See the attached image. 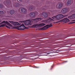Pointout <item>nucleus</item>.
I'll return each mask as SVG.
<instances>
[{"instance_id": "nucleus-1", "label": "nucleus", "mask_w": 75, "mask_h": 75, "mask_svg": "<svg viewBox=\"0 0 75 75\" xmlns=\"http://www.w3.org/2000/svg\"><path fill=\"white\" fill-rule=\"evenodd\" d=\"M63 17H64V16H63L62 15L58 14L56 15V16L52 17V18L54 20H59L62 18Z\"/></svg>"}, {"instance_id": "nucleus-2", "label": "nucleus", "mask_w": 75, "mask_h": 75, "mask_svg": "<svg viewBox=\"0 0 75 75\" xmlns=\"http://www.w3.org/2000/svg\"><path fill=\"white\" fill-rule=\"evenodd\" d=\"M5 25H7L10 27H11L12 26L7 21H4L0 23V28L4 27Z\"/></svg>"}, {"instance_id": "nucleus-3", "label": "nucleus", "mask_w": 75, "mask_h": 75, "mask_svg": "<svg viewBox=\"0 0 75 75\" xmlns=\"http://www.w3.org/2000/svg\"><path fill=\"white\" fill-rule=\"evenodd\" d=\"M22 23H24L25 26L31 25V21L30 20H25L24 21H22Z\"/></svg>"}, {"instance_id": "nucleus-4", "label": "nucleus", "mask_w": 75, "mask_h": 75, "mask_svg": "<svg viewBox=\"0 0 75 75\" xmlns=\"http://www.w3.org/2000/svg\"><path fill=\"white\" fill-rule=\"evenodd\" d=\"M45 25V24L44 23H41L39 24H35L32 25V28H37L38 27H42Z\"/></svg>"}, {"instance_id": "nucleus-5", "label": "nucleus", "mask_w": 75, "mask_h": 75, "mask_svg": "<svg viewBox=\"0 0 75 75\" xmlns=\"http://www.w3.org/2000/svg\"><path fill=\"white\" fill-rule=\"evenodd\" d=\"M10 3V1H6L4 3V4L7 7H9L11 6V4H9Z\"/></svg>"}, {"instance_id": "nucleus-6", "label": "nucleus", "mask_w": 75, "mask_h": 75, "mask_svg": "<svg viewBox=\"0 0 75 75\" xmlns=\"http://www.w3.org/2000/svg\"><path fill=\"white\" fill-rule=\"evenodd\" d=\"M18 30H23L25 29V27L24 26V25L23 24H22L21 25L18 26Z\"/></svg>"}, {"instance_id": "nucleus-7", "label": "nucleus", "mask_w": 75, "mask_h": 75, "mask_svg": "<svg viewBox=\"0 0 75 75\" xmlns=\"http://www.w3.org/2000/svg\"><path fill=\"white\" fill-rule=\"evenodd\" d=\"M38 15V12H36L35 13H30V16L32 18H33L35 17V15Z\"/></svg>"}, {"instance_id": "nucleus-8", "label": "nucleus", "mask_w": 75, "mask_h": 75, "mask_svg": "<svg viewBox=\"0 0 75 75\" xmlns=\"http://www.w3.org/2000/svg\"><path fill=\"white\" fill-rule=\"evenodd\" d=\"M42 19L41 18H37L35 19H32V21L34 22H38Z\"/></svg>"}, {"instance_id": "nucleus-9", "label": "nucleus", "mask_w": 75, "mask_h": 75, "mask_svg": "<svg viewBox=\"0 0 75 75\" xmlns=\"http://www.w3.org/2000/svg\"><path fill=\"white\" fill-rule=\"evenodd\" d=\"M69 20L67 18H65L63 20H62L60 21V22H62V23H66L67 22H69Z\"/></svg>"}, {"instance_id": "nucleus-10", "label": "nucleus", "mask_w": 75, "mask_h": 75, "mask_svg": "<svg viewBox=\"0 0 75 75\" xmlns=\"http://www.w3.org/2000/svg\"><path fill=\"white\" fill-rule=\"evenodd\" d=\"M40 15H41L43 16L44 18H47V17L48 16V15H47V13L45 12H43L42 13L40 14Z\"/></svg>"}, {"instance_id": "nucleus-11", "label": "nucleus", "mask_w": 75, "mask_h": 75, "mask_svg": "<svg viewBox=\"0 0 75 75\" xmlns=\"http://www.w3.org/2000/svg\"><path fill=\"white\" fill-rule=\"evenodd\" d=\"M10 23H11L12 25H13L16 26H17L18 25H20V24H19V23H18V22H15L13 21H11L10 22Z\"/></svg>"}, {"instance_id": "nucleus-12", "label": "nucleus", "mask_w": 75, "mask_h": 75, "mask_svg": "<svg viewBox=\"0 0 75 75\" xmlns=\"http://www.w3.org/2000/svg\"><path fill=\"white\" fill-rule=\"evenodd\" d=\"M51 21H54L53 20L51 19V18H48V19H47V20L46 21H42V22H44V23H46V22H48V23H50V22Z\"/></svg>"}, {"instance_id": "nucleus-13", "label": "nucleus", "mask_w": 75, "mask_h": 75, "mask_svg": "<svg viewBox=\"0 0 75 75\" xmlns=\"http://www.w3.org/2000/svg\"><path fill=\"white\" fill-rule=\"evenodd\" d=\"M68 18L70 19H72L75 18V14H73V15H72V16L68 17Z\"/></svg>"}, {"instance_id": "nucleus-14", "label": "nucleus", "mask_w": 75, "mask_h": 75, "mask_svg": "<svg viewBox=\"0 0 75 75\" xmlns=\"http://www.w3.org/2000/svg\"><path fill=\"white\" fill-rule=\"evenodd\" d=\"M21 5L20 4L18 3H13V6L16 7H18Z\"/></svg>"}, {"instance_id": "nucleus-15", "label": "nucleus", "mask_w": 75, "mask_h": 75, "mask_svg": "<svg viewBox=\"0 0 75 75\" xmlns=\"http://www.w3.org/2000/svg\"><path fill=\"white\" fill-rule=\"evenodd\" d=\"M48 27H48V25H46L45 26H44V27H43V28H40V30H46L47 29H48Z\"/></svg>"}, {"instance_id": "nucleus-16", "label": "nucleus", "mask_w": 75, "mask_h": 75, "mask_svg": "<svg viewBox=\"0 0 75 75\" xmlns=\"http://www.w3.org/2000/svg\"><path fill=\"white\" fill-rule=\"evenodd\" d=\"M67 13V9L66 8H63L61 11V13L62 14H64Z\"/></svg>"}, {"instance_id": "nucleus-17", "label": "nucleus", "mask_w": 75, "mask_h": 75, "mask_svg": "<svg viewBox=\"0 0 75 75\" xmlns=\"http://www.w3.org/2000/svg\"><path fill=\"white\" fill-rule=\"evenodd\" d=\"M21 12H22V13H25L26 12L25 9L23 8H21Z\"/></svg>"}, {"instance_id": "nucleus-18", "label": "nucleus", "mask_w": 75, "mask_h": 75, "mask_svg": "<svg viewBox=\"0 0 75 75\" xmlns=\"http://www.w3.org/2000/svg\"><path fill=\"white\" fill-rule=\"evenodd\" d=\"M33 8H34V6L33 5H30L29 7L28 8V9L30 10V11H32Z\"/></svg>"}, {"instance_id": "nucleus-19", "label": "nucleus", "mask_w": 75, "mask_h": 75, "mask_svg": "<svg viewBox=\"0 0 75 75\" xmlns=\"http://www.w3.org/2000/svg\"><path fill=\"white\" fill-rule=\"evenodd\" d=\"M58 6V8H62V4H58L57 5Z\"/></svg>"}, {"instance_id": "nucleus-20", "label": "nucleus", "mask_w": 75, "mask_h": 75, "mask_svg": "<svg viewBox=\"0 0 75 75\" xmlns=\"http://www.w3.org/2000/svg\"><path fill=\"white\" fill-rule=\"evenodd\" d=\"M15 13L14 10H10V11H9V13H10V14H13Z\"/></svg>"}, {"instance_id": "nucleus-21", "label": "nucleus", "mask_w": 75, "mask_h": 75, "mask_svg": "<svg viewBox=\"0 0 75 75\" xmlns=\"http://www.w3.org/2000/svg\"><path fill=\"white\" fill-rule=\"evenodd\" d=\"M48 8V7L46 6H44V7H42V10H45L46 9V8Z\"/></svg>"}, {"instance_id": "nucleus-22", "label": "nucleus", "mask_w": 75, "mask_h": 75, "mask_svg": "<svg viewBox=\"0 0 75 75\" xmlns=\"http://www.w3.org/2000/svg\"><path fill=\"white\" fill-rule=\"evenodd\" d=\"M71 0H68V1L67 2V5H69L71 4Z\"/></svg>"}, {"instance_id": "nucleus-23", "label": "nucleus", "mask_w": 75, "mask_h": 75, "mask_svg": "<svg viewBox=\"0 0 75 75\" xmlns=\"http://www.w3.org/2000/svg\"><path fill=\"white\" fill-rule=\"evenodd\" d=\"M36 6H40V4L38 1H36Z\"/></svg>"}, {"instance_id": "nucleus-24", "label": "nucleus", "mask_w": 75, "mask_h": 75, "mask_svg": "<svg viewBox=\"0 0 75 75\" xmlns=\"http://www.w3.org/2000/svg\"><path fill=\"white\" fill-rule=\"evenodd\" d=\"M3 8V4H0V8Z\"/></svg>"}, {"instance_id": "nucleus-25", "label": "nucleus", "mask_w": 75, "mask_h": 75, "mask_svg": "<svg viewBox=\"0 0 75 75\" xmlns=\"http://www.w3.org/2000/svg\"><path fill=\"white\" fill-rule=\"evenodd\" d=\"M4 13V12L2 11H0V14H3Z\"/></svg>"}, {"instance_id": "nucleus-26", "label": "nucleus", "mask_w": 75, "mask_h": 75, "mask_svg": "<svg viewBox=\"0 0 75 75\" xmlns=\"http://www.w3.org/2000/svg\"><path fill=\"white\" fill-rule=\"evenodd\" d=\"M48 25V27H52V25H51V24H50L49 25Z\"/></svg>"}, {"instance_id": "nucleus-27", "label": "nucleus", "mask_w": 75, "mask_h": 75, "mask_svg": "<svg viewBox=\"0 0 75 75\" xmlns=\"http://www.w3.org/2000/svg\"><path fill=\"white\" fill-rule=\"evenodd\" d=\"M75 21V20H74L73 21ZM75 23V22H71L70 24H74Z\"/></svg>"}, {"instance_id": "nucleus-28", "label": "nucleus", "mask_w": 75, "mask_h": 75, "mask_svg": "<svg viewBox=\"0 0 75 75\" xmlns=\"http://www.w3.org/2000/svg\"><path fill=\"white\" fill-rule=\"evenodd\" d=\"M50 1H49V2H48V3H47V4H50Z\"/></svg>"}, {"instance_id": "nucleus-29", "label": "nucleus", "mask_w": 75, "mask_h": 75, "mask_svg": "<svg viewBox=\"0 0 75 75\" xmlns=\"http://www.w3.org/2000/svg\"><path fill=\"white\" fill-rule=\"evenodd\" d=\"M19 1L20 2H21V1H22V0H19Z\"/></svg>"}, {"instance_id": "nucleus-30", "label": "nucleus", "mask_w": 75, "mask_h": 75, "mask_svg": "<svg viewBox=\"0 0 75 75\" xmlns=\"http://www.w3.org/2000/svg\"><path fill=\"white\" fill-rule=\"evenodd\" d=\"M46 53L47 54H49L50 53L48 52H47Z\"/></svg>"}, {"instance_id": "nucleus-31", "label": "nucleus", "mask_w": 75, "mask_h": 75, "mask_svg": "<svg viewBox=\"0 0 75 75\" xmlns=\"http://www.w3.org/2000/svg\"><path fill=\"white\" fill-rule=\"evenodd\" d=\"M27 0V2H28V1H29V0Z\"/></svg>"}, {"instance_id": "nucleus-32", "label": "nucleus", "mask_w": 75, "mask_h": 75, "mask_svg": "<svg viewBox=\"0 0 75 75\" xmlns=\"http://www.w3.org/2000/svg\"><path fill=\"white\" fill-rule=\"evenodd\" d=\"M1 20H0V22H1Z\"/></svg>"}, {"instance_id": "nucleus-33", "label": "nucleus", "mask_w": 75, "mask_h": 75, "mask_svg": "<svg viewBox=\"0 0 75 75\" xmlns=\"http://www.w3.org/2000/svg\"><path fill=\"white\" fill-rule=\"evenodd\" d=\"M6 27H7H7H7V26H6Z\"/></svg>"}, {"instance_id": "nucleus-34", "label": "nucleus", "mask_w": 75, "mask_h": 75, "mask_svg": "<svg viewBox=\"0 0 75 75\" xmlns=\"http://www.w3.org/2000/svg\"><path fill=\"white\" fill-rule=\"evenodd\" d=\"M52 67H53V66H52Z\"/></svg>"}, {"instance_id": "nucleus-35", "label": "nucleus", "mask_w": 75, "mask_h": 75, "mask_svg": "<svg viewBox=\"0 0 75 75\" xmlns=\"http://www.w3.org/2000/svg\"><path fill=\"white\" fill-rule=\"evenodd\" d=\"M36 68H38V67H36Z\"/></svg>"}, {"instance_id": "nucleus-36", "label": "nucleus", "mask_w": 75, "mask_h": 75, "mask_svg": "<svg viewBox=\"0 0 75 75\" xmlns=\"http://www.w3.org/2000/svg\"><path fill=\"white\" fill-rule=\"evenodd\" d=\"M67 62V61L65 62Z\"/></svg>"}, {"instance_id": "nucleus-37", "label": "nucleus", "mask_w": 75, "mask_h": 75, "mask_svg": "<svg viewBox=\"0 0 75 75\" xmlns=\"http://www.w3.org/2000/svg\"><path fill=\"white\" fill-rule=\"evenodd\" d=\"M42 1H44V0H42Z\"/></svg>"}, {"instance_id": "nucleus-38", "label": "nucleus", "mask_w": 75, "mask_h": 75, "mask_svg": "<svg viewBox=\"0 0 75 75\" xmlns=\"http://www.w3.org/2000/svg\"><path fill=\"white\" fill-rule=\"evenodd\" d=\"M58 0V1H60V0Z\"/></svg>"}]
</instances>
